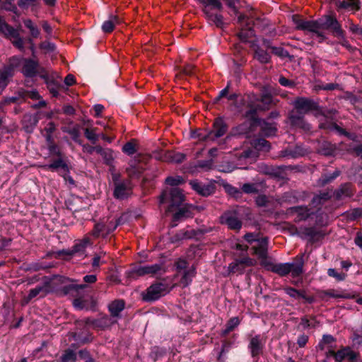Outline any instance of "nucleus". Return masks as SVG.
Listing matches in <instances>:
<instances>
[{
    "mask_svg": "<svg viewBox=\"0 0 362 362\" xmlns=\"http://www.w3.org/2000/svg\"><path fill=\"white\" fill-rule=\"evenodd\" d=\"M248 110L244 117L260 127L262 134L267 137L276 135L277 127L276 122H268L265 119L257 117L259 111L269 110L273 103V97L268 91H263L259 96L252 93L247 95L245 99Z\"/></svg>",
    "mask_w": 362,
    "mask_h": 362,
    "instance_id": "obj_1",
    "label": "nucleus"
},
{
    "mask_svg": "<svg viewBox=\"0 0 362 362\" xmlns=\"http://www.w3.org/2000/svg\"><path fill=\"white\" fill-rule=\"evenodd\" d=\"M293 110L288 112V119L293 127L305 131L310 129V125L305 119V115L317 110V102L307 97H297L291 103Z\"/></svg>",
    "mask_w": 362,
    "mask_h": 362,
    "instance_id": "obj_2",
    "label": "nucleus"
},
{
    "mask_svg": "<svg viewBox=\"0 0 362 362\" xmlns=\"http://www.w3.org/2000/svg\"><path fill=\"white\" fill-rule=\"evenodd\" d=\"M309 254H303L300 257H297L294 262L292 263H279L272 264L269 262H262V265L267 267L268 269L272 272L276 273L281 276H284L289 273H291L293 277H298L303 273V266L304 262V258L306 260L309 258Z\"/></svg>",
    "mask_w": 362,
    "mask_h": 362,
    "instance_id": "obj_3",
    "label": "nucleus"
},
{
    "mask_svg": "<svg viewBox=\"0 0 362 362\" xmlns=\"http://www.w3.org/2000/svg\"><path fill=\"white\" fill-rule=\"evenodd\" d=\"M318 28L329 30L332 35L341 41V44L346 46L345 32L334 15L327 14L318 19Z\"/></svg>",
    "mask_w": 362,
    "mask_h": 362,
    "instance_id": "obj_4",
    "label": "nucleus"
},
{
    "mask_svg": "<svg viewBox=\"0 0 362 362\" xmlns=\"http://www.w3.org/2000/svg\"><path fill=\"white\" fill-rule=\"evenodd\" d=\"M317 221H315L314 225L311 227H300L297 228L295 226H291L288 228V230L291 235H297L303 239L308 240V244L305 249V255L310 254L313 247V245L315 243L317 236V228H316Z\"/></svg>",
    "mask_w": 362,
    "mask_h": 362,
    "instance_id": "obj_5",
    "label": "nucleus"
},
{
    "mask_svg": "<svg viewBox=\"0 0 362 362\" xmlns=\"http://www.w3.org/2000/svg\"><path fill=\"white\" fill-rule=\"evenodd\" d=\"M0 34L11 41L13 45L21 51L24 50V40L18 30L8 24L3 16H0Z\"/></svg>",
    "mask_w": 362,
    "mask_h": 362,
    "instance_id": "obj_6",
    "label": "nucleus"
},
{
    "mask_svg": "<svg viewBox=\"0 0 362 362\" xmlns=\"http://www.w3.org/2000/svg\"><path fill=\"white\" fill-rule=\"evenodd\" d=\"M170 198V204L168 208V211L171 212L173 211L174 207L180 206L184 201V194L180 189L173 187L170 189V192L164 191L160 196V204L165 202L168 198Z\"/></svg>",
    "mask_w": 362,
    "mask_h": 362,
    "instance_id": "obj_7",
    "label": "nucleus"
},
{
    "mask_svg": "<svg viewBox=\"0 0 362 362\" xmlns=\"http://www.w3.org/2000/svg\"><path fill=\"white\" fill-rule=\"evenodd\" d=\"M170 291L168 285L158 282L150 286L143 294V300L146 302H153L165 296Z\"/></svg>",
    "mask_w": 362,
    "mask_h": 362,
    "instance_id": "obj_8",
    "label": "nucleus"
},
{
    "mask_svg": "<svg viewBox=\"0 0 362 362\" xmlns=\"http://www.w3.org/2000/svg\"><path fill=\"white\" fill-rule=\"evenodd\" d=\"M228 127L223 117H217L213 124V129L206 132L205 136H200L204 139H209L210 141H214L217 139L223 136L228 131Z\"/></svg>",
    "mask_w": 362,
    "mask_h": 362,
    "instance_id": "obj_9",
    "label": "nucleus"
},
{
    "mask_svg": "<svg viewBox=\"0 0 362 362\" xmlns=\"http://www.w3.org/2000/svg\"><path fill=\"white\" fill-rule=\"evenodd\" d=\"M54 279L58 282L64 284V286L61 288V291L63 293L64 296L68 294L74 295L75 293H77L80 289H84L87 287L86 284H73L74 282L77 281L75 279H71L69 278H66L63 276H56Z\"/></svg>",
    "mask_w": 362,
    "mask_h": 362,
    "instance_id": "obj_10",
    "label": "nucleus"
},
{
    "mask_svg": "<svg viewBox=\"0 0 362 362\" xmlns=\"http://www.w3.org/2000/svg\"><path fill=\"white\" fill-rule=\"evenodd\" d=\"M221 223L226 224L228 228L235 230H239L243 225L239 218V214L235 210L224 212L221 216Z\"/></svg>",
    "mask_w": 362,
    "mask_h": 362,
    "instance_id": "obj_11",
    "label": "nucleus"
},
{
    "mask_svg": "<svg viewBox=\"0 0 362 362\" xmlns=\"http://www.w3.org/2000/svg\"><path fill=\"white\" fill-rule=\"evenodd\" d=\"M356 293L354 291H349L341 289H329L318 292V298L322 300H328L329 298L351 299L355 298Z\"/></svg>",
    "mask_w": 362,
    "mask_h": 362,
    "instance_id": "obj_12",
    "label": "nucleus"
},
{
    "mask_svg": "<svg viewBox=\"0 0 362 362\" xmlns=\"http://www.w3.org/2000/svg\"><path fill=\"white\" fill-rule=\"evenodd\" d=\"M133 185L129 179L122 180V182L114 186V197L120 200L129 197L132 194Z\"/></svg>",
    "mask_w": 362,
    "mask_h": 362,
    "instance_id": "obj_13",
    "label": "nucleus"
},
{
    "mask_svg": "<svg viewBox=\"0 0 362 362\" xmlns=\"http://www.w3.org/2000/svg\"><path fill=\"white\" fill-rule=\"evenodd\" d=\"M161 269V265L155 264L152 265L135 267L128 272L127 276L131 279H136L145 274H154Z\"/></svg>",
    "mask_w": 362,
    "mask_h": 362,
    "instance_id": "obj_14",
    "label": "nucleus"
},
{
    "mask_svg": "<svg viewBox=\"0 0 362 362\" xmlns=\"http://www.w3.org/2000/svg\"><path fill=\"white\" fill-rule=\"evenodd\" d=\"M334 359L337 362H341L344 359H347L349 362H361L360 354L354 351L349 346L344 347L336 352Z\"/></svg>",
    "mask_w": 362,
    "mask_h": 362,
    "instance_id": "obj_15",
    "label": "nucleus"
},
{
    "mask_svg": "<svg viewBox=\"0 0 362 362\" xmlns=\"http://www.w3.org/2000/svg\"><path fill=\"white\" fill-rule=\"evenodd\" d=\"M189 185L197 194L203 197H209L213 194L216 190L214 184H203L197 180H191Z\"/></svg>",
    "mask_w": 362,
    "mask_h": 362,
    "instance_id": "obj_16",
    "label": "nucleus"
},
{
    "mask_svg": "<svg viewBox=\"0 0 362 362\" xmlns=\"http://www.w3.org/2000/svg\"><path fill=\"white\" fill-rule=\"evenodd\" d=\"M256 245L252 247V250H253V253L257 255L258 258L260 259L261 263L264 261H267V255H268V245H269V238L268 237L260 238L257 240Z\"/></svg>",
    "mask_w": 362,
    "mask_h": 362,
    "instance_id": "obj_17",
    "label": "nucleus"
},
{
    "mask_svg": "<svg viewBox=\"0 0 362 362\" xmlns=\"http://www.w3.org/2000/svg\"><path fill=\"white\" fill-rule=\"evenodd\" d=\"M259 168L261 173L269 175L271 177L275 178L278 180H285L287 179L286 173L284 171V167H274L262 165Z\"/></svg>",
    "mask_w": 362,
    "mask_h": 362,
    "instance_id": "obj_18",
    "label": "nucleus"
},
{
    "mask_svg": "<svg viewBox=\"0 0 362 362\" xmlns=\"http://www.w3.org/2000/svg\"><path fill=\"white\" fill-rule=\"evenodd\" d=\"M39 69L40 66L37 61L25 58L21 68V73L27 78H33L38 74Z\"/></svg>",
    "mask_w": 362,
    "mask_h": 362,
    "instance_id": "obj_19",
    "label": "nucleus"
},
{
    "mask_svg": "<svg viewBox=\"0 0 362 362\" xmlns=\"http://www.w3.org/2000/svg\"><path fill=\"white\" fill-rule=\"evenodd\" d=\"M288 212L296 214V217L294 219V221L296 223L305 221L310 218H313V216L315 215V213L313 211H310L307 206H303L291 207L288 209Z\"/></svg>",
    "mask_w": 362,
    "mask_h": 362,
    "instance_id": "obj_20",
    "label": "nucleus"
},
{
    "mask_svg": "<svg viewBox=\"0 0 362 362\" xmlns=\"http://www.w3.org/2000/svg\"><path fill=\"white\" fill-rule=\"evenodd\" d=\"M45 168L52 171L59 172L60 170L61 172L59 173V175L63 176L64 180H66V174H69L70 173L69 167L62 157H59L57 159L54 160L51 163L45 165Z\"/></svg>",
    "mask_w": 362,
    "mask_h": 362,
    "instance_id": "obj_21",
    "label": "nucleus"
},
{
    "mask_svg": "<svg viewBox=\"0 0 362 362\" xmlns=\"http://www.w3.org/2000/svg\"><path fill=\"white\" fill-rule=\"evenodd\" d=\"M248 349L252 358H257L263 352L264 342L260 335H255L250 339Z\"/></svg>",
    "mask_w": 362,
    "mask_h": 362,
    "instance_id": "obj_22",
    "label": "nucleus"
},
{
    "mask_svg": "<svg viewBox=\"0 0 362 362\" xmlns=\"http://www.w3.org/2000/svg\"><path fill=\"white\" fill-rule=\"evenodd\" d=\"M144 171V168L139 160H133L129 163V166L126 168V173L129 179H138L139 178Z\"/></svg>",
    "mask_w": 362,
    "mask_h": 362,
    "instance_id": "obj_23",
    "label": "nucleus"
},
{
    "mask_svg": "<svg viewBox=\"0 0 362 362\" xmlns=\"http://www.w3.org/2000/svg\"><path fill=\"white\" fill-rule=\"evenodd\" d=\"M125 301L123 299H116L108 304L107 308L110 315L115 320L122 317L121 313L125 308Z\"/></svg>",
    "mask_w": 362,
    "mask_h": 362,
    "instance_id": "obj_24",
    "label": "nucleus"
},
{
    "mask_svg": "<svg viewBox=\"0 0 362 362\" xmlns=\"http://www.w3.org/2000/svg\"><path fill=\"white\" fill-rule=\"evenodd\" d=\"M38 121L39 119L37 115L25 114L21 121L22 128L26 133L31 134L36 127Z\"/></svg>",
    "mask_w": 362,
    "mask_h": 362,
    "instance_id": "obj_25",
    "label": "nucleus"
},
{
    "mask_svg": "<svg viewBox=\"0 0 362 362\" xmlns=\"http://www.w3.org/2000/svg\"><path fill=\"white\" fill-rule=\"evenodd\" d=\"M25 58L14 56L9 59L8 64L0 70L6 76L11 77L13 76L14 70L21 66H23V60Z\"/></svg>",
    "mask_w": 362,
    "mask_h": 362,
    "instance_id": "obj_26",
    "label": "nucleus"
},
{
    "mask_svg": "<svg viewBox=\"0 0 362 362\" xmlns=\"http://www.w3.org/2000/svg\"><path fill=\"white\" fill-rule=\"evenodd\" d=\"M307 151L300 146L287 148L280 152V156L288 158H297L305 156Z\"/></svg>",
    "mask_w": 362,
    "mask_h": 362,
    "instance_id": "obj_27",
    "label": "nucleus"
},
{
    "mask_svg": "<svg viewBox=\"0 0 362 362\" xmlns=\"http://www.w3.org/2000/svg\"><path fill=\"white\" fill-rule=\"evenodd\" d=\"M192 207V206H185L183 207L179 208L178 211H176L173 216V222L171 223V227H175L177 226L176 222L180 221L184 218L190 217L191 211L189 210V208Z\"/></svg>",
    "mask_w": 362,
    "mask_h": 362,
    "instance_id": "obj_28",
    "label": "nucleus"
},
{
    "mask_svg": "<svg viewBox=\"0 0 362 362\" xmlns=\"http://www.w3.org/2000/svg\"><path fill=\"white\" fill-rule=\"evenodd\" d=\"M205 18L216 25L217 28H223L225 25L223 22V17L221 14H213L210 11L206 8L203 9Z\"/></svg>",
    "mask_w": 362,
    "mask_h": 362,
    "instance_id": "obj_29",
    "label": "nucleus"
},
{
    "mask_svg": "<svg viewBox=\"0 0 362 362\" xmlns=\"http://www.w3.org/2000/svg\"><path fill=\"white\" fill-rule=\"evenodd\" d=\"M98 329L105 330L110 329L112 325L117 323V320L111 315H104L98 318Z\"/></svg>",
    "mask_w": 362,
    "mask_h": 362,
    "instance_id": "obj_30",
    "label": "nucleus"
},
{
    "mask_svg": "<svg viewBox=\"0 0 362 362\" xmlns=\"http://www.w3.org/2000/svg\"><path fill=\"white\" fill-rule=\"evenodd\" d=\"M335 342V339L332 335L325 334L320 341V346L322 349H327L328 353L334 356L336 354L332 349V346Z\"/></svg>",
    "mask_w": 362,
    "mask_h": 362,
    "instance_id": "obj_31",
    "label": "nucleus"
},
{
    "mask_svg": "<svg viewBox=\"0 0 362 362\" xmlns=\"http://www.w3.org/2000/svg\"><path fill=\"white\" fill-rule=\"evenodd\" d=\"M250 23H247L245 26L242 28L240 32L237 34L238 37L243 42H247L250 38L255 36L253 28L248 27Z\"/></svg>",
    "mask_w": 362,
    "mask_h": 362,
    "instance_id": "obj_32",
    "label": "nucleus"
},
{
    "mask_svg": "<svg viewBox=\"0 0 362 362\" xmlns=\"http://www.w3.org/2000/svg\"><path fill=\"white\" fill-rule=\"evenodd\" d=\"M339 8L349 9V10H358L360 8L359 0H343L338 1L336 3Z\"/></svg>",
    "mask_w": 362,
    "mask_h": 362,
    "instance_id": "obj_33",
    "label": "nucleus"
},
{
    "mask_svg": "<svg viewBox=\"0 0 362 362\" xmlns=\"http://www.w3.org/2000/svg\"><path fill=\"white\" fill-rule=\"evenodd\" d=\"M255 58L262 64H268L271 61L270 54L258 45L255 50Z\"/></svg>",
    "mask_w": 362,
    "mask_h": 362,
    "instance_id": "obj_34",
    "label": "nucleus"
},
{
    "mask_svg": "<svg viewBox=\"0 0 362 362\" xmlns=\"http://www.w3.org/2000/svg\"><path fill=\"white\" fill-rule=\"evenodd\" d=\"M119 23V19L117 16H111L110 18L105 21L102 25V30L104 33H111L115 25Z\"/></svg>",
    "mask_w": 362,
    "mask_h": 362,
    "instance_id": "obj_35",
    "label": "nucleus"
},
{
    "mask_svg": "<svg viewBox=\"0 0 362 362\" xmlns=\"http://www.w3.org/2000/svg\"><path fill=\"white\" fill-rule=\"evenodd\" d=\"M341 172L339 170H335L332 173H325L322 175L320 179H318V186H325L327 184L332 182L335 180L339 175Z\"/></svg>",
    "mask_w": 362,
    "mask_h": 362,
    "instance_id": "obj_36",
    "label": "nucleus"
},
{
    "mask_svg": "<svg viewBox=\"0 0 362 362\" xmlns=\"http://www.w3.org/2000/svg\"><path fill=\"white\" fill-rule=\"evenodd\" d=\"M335 151V146L330 143L324 141L318 148V155L325 156H332Z\"/></svg>",
    "mask_w": 362,
    "mask_h": 362,
    "instance_id": "obj_37",
    "label": "nucleus"
},
{
    "mask_svg": "<svg viewBox=\"0 0 362 362\" xmlns=\"http://www.w3.org/2000/svg\"><path fill=\"white\" fill-rule=\"evenodd\" d=\"M223 187L228 195L236 199H240L243 196L241 189L233 187L232 185L229 183H223Z\"/></svg>",
    "mask_w": 362,
    "mask_h": 362,
    "instance_id": "obj_38",
    "label": "nucleus"
},
{
    "mask_svg": "<svg viewBox=\"0 0 362 362\" xmlns=\"http://www.w3.org/2000/svg\"><path fill=\"white\" fill-rule=\"evenodd\" d=\"M195 267L192 266L191 268L184 271L180 282L183 286H187L192 281V278L195 276Z\"/></svg>",
    "mask_w": 362,
    "mask_h": 362,
    "instance_id": "obj_39",
    "label": "nucleus"
},
{
    "mask_svg": "<svg viewBox=\"0 0 362 362\" xmlns=\"http://www.w3.org/2000/svg\"><path fill=\"white\" fill-rule=\"evenodd\" d=\"M62 132L69 134L71 135V139L77 144L81 145V141L79 139L80 132H79V126L76 125L73 128L64 127H62Z\"/></svg>",
    "mask_w": 362,
    "mask_h": 362,
    "instance_id": "obj_40",
    "label": "nucleus"
},
{
    "mask_svg": "<svg viewBox=\"0 0 362 362\" xmlns=\"http://www.w3.org/2000/svg\"><path fill=\"white\" fill-rule=\"evenodd\" d=\"M50 284V282L47 281L45 282L43 286H38L35 288L30 290L28 298V299H32L36 297L40 293L45 292V293L49 292L48 287Z\"/></svg>",
    "mask_w": 362,
    "mask_h": 362,
    "instance_id": "obj_41",
    "label": "nucleus"
},
{
    "mask_svg": "<svg viewBox=\"0 0 362 362\" xmlns=\"http://www.w3.org/2000/svg\"><path fill=\"white\" fill-rule=\"evenodd\" d=\"M77 354L72 349H66L60 357L61 362H76Z\"/></svg>",
    "mask_w": 362,
    "mask_h": 362,
    "instance_id": "obj_42",
    "label": "nucleus"
},
{
    "mask_svg": "<svg viewBox=\"0 0 362 362\" xmlns=\"http://www.w3.org/2000/svg\"><path fill=\"white\" fill-rule=\"evenodd\" d=\"M320 128H327L329 129L332 131H336L340 135H344L350 139H353L352 135L347 132H346L344 129L339 127L337 124L331 123L329 124H326L324 123H322L320 124Z\"/></svg>",
    "mask_w": 362,
    "mask_h": 362,
    "instance_id": "obj_43",
    "label": "nucleus"
},
{
    "mask_svg": "<svg viewBox=\"0 0 362 362\" xmlns=\"http://www.w3.org/2000/svg\"><path fill=\"white\" fill-rule=\"evenodd\" d=\"M284 290L286 293L292 298L296 299L303 298L308 300L309 303H311L313 300V298H307L303 293H300L299 291L294 288L288 287L286 288Z\"/></svg>",
    "mask_w": 362,
    "mask_h": 362,
    "instance_id": "obj_44",
    "label": "nucleus"
},
{
    "mask_svg": "<svg viewBox=\"0 0 362 362\" xmlns=\"http://www.w3.org/2000/svg\"><path fill=\"white\" fill-rule=\"evenodd\" d=\"M252 144L255 148L258 151H269L271 148L270 143L262 138L255 139Z\"/></svg>",
    "mask_w": 362,
    "mask_h": 362,
    "instance_id": "obj_45",
    "label": "nucleus"
},
{
    "mask_svg": "<svg viewBox=\"0 0 362 362\" xmlns=\"http://www.w3.org/2000/svg\"><path fill=\"white\" fill-rule=\"evenodd\" d=\"M88 243V240H83L78 243H76L71 249L73 255H83L86 251V248Z\"/></svg>",
    "mask_w": 362,
    "mask_h": 362,
    "instance_id": "obj_46",
    "label": "nucleus"
},
{
    "mask_svg": "<svg viewBox=\"0 0 362 362\" xmlns=\"http://www.w3.org/2000/svg\"><path fill=\"white\" fill-rule=\"evenodd\" d=\"M334 194L337 199H341L344 197H351L352 192L350 187L348 185H344L334 192Z\"/></svg>",
    "mask_w": 362,
    "mask_h": 362,
    "instance_id": "obj_47",
    "label": "nucleus"
},
{
    "mask_svg": "<svg viewBox=\"0 0 362 362\" xmlns=\"http://www.w3.org/2000/svg\"><path fill=\"white\" fill-rule=\"evenodd\" d=\"M25 98V93L24 90L18 91V93L11 97L6 98L5 99V103H21Z\"/></svg>",
    "mask_w": 362,
    "mask_h": 362,
    "instance_id": "obj_48",
    "label": "nucleus"
},
{
    "mask_svg": "<svg viewBox=\"0 0 362 362\" xmlns=\"http://www.w3.org/2000/svg\"><path fill=\"white\" fill-rule=\"evenodd\" d=\"M301 30L308 31L313 33H317V21H305V22L300 25Z\"/></svg>",
    "mask_w": 362,
    "mask_h": 362,
    "instance_id": "obj_49",
    "label": "nucleus"
},
{
    "mask_svg": "<svg viewBox=\"0 0 362 362\" xmlns=\"http://www.w3.org/2000/svg\"><path fill=\"white\" fill-rule=\"evenodd\" d=\"M23 23L25 26L29 29L30 35L34 38L38 37L40 35V30L38 28L34 25L33 21L30 19H26Z\"/></svg>",
    "mask_w": 362,
    "mask_h": 362,
    "instance_id": "obj_50",
    "label": "nucleus"
},
{
    "mask_svg": "<svg viewBox=\"0 0 362 362\" xmlns=\"http://www.w3.org/2000/svg\"><path fill=\"white\" fill-rule=\"evenodd\" d=\"M135 140L132 139L122 146V151L128 156H132L136 152Z\"/></svg>",
    "mask_w": 362,
    "mask_h": 362,
    "instance_id": "obj_51",
    "label": "nucleus"
},
{
    "mask_svg": "<svg viewBox=\"0 0 362 362\" xmlns=\"http://www.w3.org/2000/svg\"><path fill=\"white\" fill-rule=\"evenodd\" d=\"M242 193L245 194H257L259 189L256 183H245L241 187Z\"/></svg>",
    "mask_w": 362,
    "mask_h": 362,
    "instance_id": "obj_52",
    "label": "nucleus"
},
{
    "mask_svg": "<svg viewBox=\"0 0 362 362\" xmlns=\"http://www.w3.org/2000/svg\"><path fill=\"white\" fill-rule=\"evenodd\" d=\"M272 52L280 57L281 59L291 58L292 57L289 54L288 52L281 47H272Z\"/></svg>",
    "mask_w": 362,
    "mask_h": 362,
    "instance_id": "obj_53",
    "label": "nucleus"
},
{
    "mask_svg": "<svg viewBox=\"0 0 362 362\" xmlns=\"http://www.w3.org/2000/svg\"><path fill=\"white\" fill-rule=\"evenodd\" d=\"M165 182L167 185H169L172 187H177L181 184H183L185 182V180L182 176L180 175H177L175 177L169 176L166 177Z\"/></svg>",
    "mask_w": 362,
    "mask_h": 362,
    "instance_id": "obj_54",
    "label": "nucleus"
},
{
    "mask_svg": "<svg viewBox=\"0 0 362 362\" xmlns=\"http://www.w3.org/2000/svg\"><path fill=\"white\" fill-rule=\"evenodd\" d=\"M236 168L233 162L226 161L218 165V171L229 173L233 172Z\"/></svg>",
    "mask_w": 362,
    "mask_h": 362,
    "instance_id": "obj_55",
    "label": "nucleus"
},
{
    "mask_svg": "<svg viewBox=\"0 0 362 362\" xmlns=\"http://www.w3.org/2000/svg\"><path fill=\"white\" fill-rule=\"evenodd\" d=\"M101 156L104 160V163L111 166L114 160L113 151L110 148H106L102 153Z\"/></svg>",
    "mask_w": 362,
    "mask_h": 362,
    "instance_id": "obj_56",
    "label": "nucleus"
},
{
    "mask_svg": "<svg viewBox=\"0 0 362 362\" xmlns=\"http://www.w3.org/2000/svg\"><path fill=\"white\" fill-rule=\"evenodd\" d=\"M254 21L252 22V25L257 26L258 28L262 30H264L269 25V21L266 18H262L260 17H253Z\"/></svg>",
    "mask_w": 362,
    "mask_h": 362,
    "instance_id": "obj_57",
    "label": "nucleus"
},
{
    "mask_svg": "<svg viewBox=\"0 0 362 362\" xmlns=\"http://www.w3.org/2000/svg\"><path fill=\"white\" fill-rule=\"evenodd\" d=\"M106 225L103 222L95 224L91 234L95 238H98L102 232H105Z\"/></svg>",
    "mask_w": 362,
    "mask_h": 362,
    "instance_id": "obj_58",
    "label": "nucleus"
},
{
    "mask_svg": "<svg viewBox=\"0 0 362 362\" xmlns=\"http://www.w3.org/2000/svg\"><path fill=\"white\" fill-rule=\"evenodd\" d=\"M327 274L329 276L334 277L338 281H344L346 277V274L344 272H337L334 269L329 268L327 270Z\"/></svg>",
    "mask_w": 362,
    "mask_h": 362,
    "instance_id": "obj_59",
    "label": "nucleus"
},
{
    "mask_svg": "<svg viewBox=\"0 0 362 362\" xmlns=\"http://www.w3.org/2000/svg\"><path fill=\"white\" fill-rule=\"evenodd\" d=\"M245 267L243 266L240 263H238V261L230 263L228 266V271L230 273L239 272L240 274H242L243 273Z\"/></svg>",
    "mask_w": 362,
    "mask_h": 362,
    "instance_id": "obj_60",
    "label": "nucleus"
},
{
    "mask_svg": "<svg viewBox=\"0 0 362 362\" xmlns=\"http://www.w3.org/2000/svg\"><path fill=\"white\" fill-rule=\"evenodd\" d=\"M213 163H214V161L212 159L202 160L197 161V163L195 165V167L204 169L205 170H209L212 169Z\"/></svg>",
    "mask_w": 362,
    "mask_h": 362,
    "instance_id": "obj_61",
    "label": "nucleus"
},
{
    "mask_svg": "<svg viewBox=\"0 0 362 362\" xmlns=\"http://www.w3.org/2000/svg\"><path fill=\"white\" fill-rule=\"evenodd\" d=\"M200 2L205 6L206 8L207 6H212L214 8H217L218 10H221L223 6L222 4L219 1V0H199Z\"/></svg>",
    "mask_w": 362,
    "mask_h": 362,
    "instance_id": "obj_62",
    "label": "nucleus"
},
{
    "mask_svg": "<svg viewBox=\"0 0 362 362\" xmlns=\"http://www.w3.org/2000/svg\"><path fill=\"white\" fill-rule=\"evenodd\" d=\"M78 354L79 358L84 360L85 362H95V359L90 356V352L86 349L80 350Z\"/></svg>",
    "mask_w": 362,
    "mask_h": 362,
    "instance_id": "obj_63",
    "label": "nucleus"
},
{
    "mask_svg": "<svg viewBox=\"0 0 362 362\" xmlns=\"http://www.w3.org/2000/svg\"><path fill=\"white\" fill-rule=\"evenodd\" d=\"M47 86L53 97L58 95V88L59 86L54 79L52 81L47 82Z\"/></svg>",
    "mask_w": 362,
    "mask_h": 362,
    "instance_id": "obj_64",
    "label": "nucleus"
}]
</instances>
